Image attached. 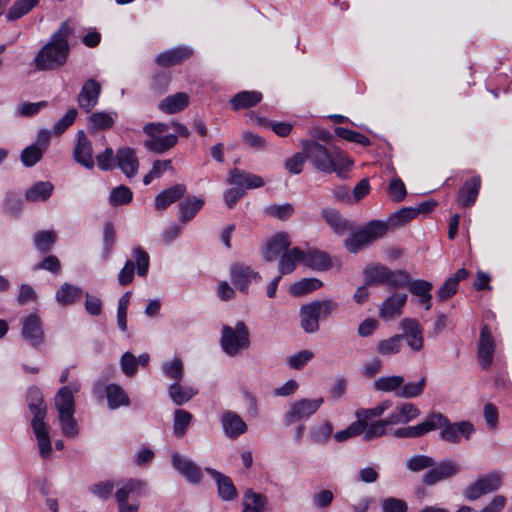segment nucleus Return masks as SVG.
<instances>
[{"mask_svg": "<svg viewBox=\"0 0 512 512\" xmlns=\"http://www.w3.org/2000/svg\"><path fill=\"white\" fill-rule=\"evenodd\" d=\"M69 21H64L49 41L36 53L33 65L38 71H53L67 62L70 46L69 37L73 34Z\"/></svg>", "mask_w": 512, "mask_h": 512, "instance_id": "nucleus-1", "label": "nucleus"}, {"mask_svg": "<svg viewBox=\"0 0 512 512\" xmlns=\"http://www.w3.org/2000/svg\"><path fill=\"white\" fill-rule=\"evenodd\" d=\"M301 147L308 161L313 167L323 173L335 172L338 177L346 178L353 161L343 152L330 151L315 140H302Z\"/></svg>", "mask_w": 512, "mask_h": 512, "instance_id": "nucleus-2", "label": "nucleus"}, {"mask_svg": "<svg viewBox=\"0 0 512 512\" xmlns=\"http://www.w3.org/2000/svg\"><path fill=\"white\" fill-rule=\"evenodd\" d=\"M79 390L80 384L75 382L61 387L55 395L54 405L58 412L62 432L66 437L73 438L78 433L77 423L74 419V394Z\"/></svg>", "mask_w": 512, "mask_h": 512, "instance_id": "nucleus-3", "label": "nucleus"}, {"mask_svg": "<svg viewBox=\"0 0 512 512\" xmlns=\"http://www.w3.org/2000/svg\"><path fill=\"white\" fill-rule=\"evenodd\" d=\"M339 304L330 298L315 300L300 308L301 327L306 333L319 330V319H327L334 314Z\"/></svg>", "mask_w": 512, "mask_h": 512, "instance_id": "nucleus-4", "label": "nucleus"}, {"mask_svg": "<svg viewBox=\"0 0 512 512\" xmlns=\"http://www.w3.org/2000/svg\"><path fill=\"white\" fill-rule=\"evenodd\" d=\"M367 285H388L390 288L406 287L410 274L404 270L392 271L382 264H370L363 271Z\"/></svg>", "mask_w": 512, "mask_h": 512, "instance_id": "nucleus-5", "label": "nucleus"}, {"mask_svg": "<svg viewBox=\"0 0 512 512\" xmlns=\"http://www.w3.org/2000/svg\"><path fill=\"white\" fill-rule=\"evenodd\" d=\"M429 420L435 424L433 430L440 429V438L448 443L457 444L461 437L469 439L475 429L471 422L460 421L451 423L448 418L440 412L429 414Z\"/></svg>", "mask_w": 512, "mask_h": 512, "instance_id": "nucleus-6", "label": "nucleus"}, {"mask_svg": "<svg viewBox=\"0 0 512 512\" xmlns=\"http://www.w3.org/2000/svg\"><path fill=\"white\" fill-rule=\"evenodd\" d=\"M220 345L229 356L235 357L242 350L250 347V333L243 321H237L234 327L223 325L221 330Z\"/></svg>", "mask_w": 512, "mask_h": 512, "instance_id": "nucleus-7", "label": "nucleus"}, {"mask_svg": "<svg viewBox=\"0 0 512 512\" xmlns=\"http://www.w3.org/2000/svg\"><path fill=\"white\" fill-rule=\"evenodd\" d=\"M387 229L386 223L372 220L362 229L352 233L344 241V247L348 252L356 254L377 239L382 238L387 233Z\"/></svg>", "mask_w": 512, "mask_h": 512, "instance_id": "nucleus-8", "label": "nucleus"}, {"mask_svg": "<svg viewBox=\"0 0 512 512\" xmlns=\"http://www.w3.org/2000/svg\"><path fill=\"white\" fill-rule=\"evenodd\" d=\"M503 485V474L493 471L479 476L464 490V497L468 501H475L481 496L498 491Z\"/></svg>", "mask_w": 512, "mask_h": 512, "instance_id": "nucleus-9", "label": "nucleus"}, {"mask_svg": "<svg viewBox=\"0 0 512 512\" xmlns=\"http://www.w3.org/2000/svg\"><path fill=\"white\" fill-rule=\"evenodd\" d=\"M133 257L135 263L133 260H127L118 274V283L121 286H127L133 281L135 268L140 277H144L148 273L150 262L148 253L141 247H136L133 249Z\"/></svg>", "mask_w": 512, "mask_h": 512, "instance_id": "nucleus-10", "label": "nucleus"}, {"mask_svg": "<svg viewBox=\"0 0 512 512\" xmlns=\"http://www.w3.org/2000/svg\"><path fill=\"white\" fill-rule=\"evenodd\" d=\"M461 470L460 465L451 459L443 460L435 464L422 477V482L427 486H433L438 482L456 476Z\"/></svg>", "mask_w": 512, "mask_h": 512, "instance_id": "nucleus-11", "label": "nucleus"}, {"mask_svg": "<svg viewBox=\"0 0 512 512\" xmlns=\"http://www.w3.org/2000/svg\"><path fill=\"white\" fill-rule=\"evenodd\" d=\"M291 241L286 232H278L273 235L262 249L263 258L267 262L279 259L283 253L289 250Z\"/></svg>", "mask_w": 512, "mask_h": 512, "instance_id": "nucleus-12", "label": "nucleus"}, {"mask_svg": "<svg viewBox=\"0 0 512 512\" xmlns=\"http://www.w3.org/2000/svg\"><path fill=\"white\" fill-rule=\"evenodd\" d=\"M322 403L323 398L315 400L301 399L295 402L286 414V423L290 425L296 421L309 418L319 409Z\"/></svg>", "mask_w": 512, "mask_h": 512, "instance_id": "nucleus-13", "label": "nucleus"}, {"mask_svg": "<svg viewBox=\"0 0 512 512\" xmlns=\"http://www.w3.org/2000/svg\"><path fill=\"white\" fill-rule=\"evenodd\" d=\"M400 325L403 329V333L398 335L403 336V339L407 341L408 346L413 351L422 350L424 346V339L423 330L419 321L414 318H404Z\"/></svg>", "mask_w": 512, "mask_h": 512, "instance_id": "nucleus-14", "label": "nucleus"}, {"mask_svg": "<svg viewBox=\"0 0 512 512\" xmlns=\"http://www.w3.org/2000/svg\"><path fill=\"white\" fill-rule=\"evenodd\" d=\"M73 157L77 163L86 169H92L95 165L92 143L82 130L77 133V141L73 149Z\"/></svg>", "mask_w": 512, "mask_h": 512, "instance_id": "nucleus-15", "label": "nucleus"}, {"mask_svg": "<svg viewBox=\"0 0 512 512\" xmlns=\"http://www.w3.org/2000/svg\"><path fill=\"white\" fill-rule=\"evenodd\" d=\"M231 281L241 292L247 293L248 286L252 280L260 281L261 276L250 266L235 263L230 268Z\"/></svg>", "mask_w": 512, "mask_h": 512, "instance_id": "nucleus-16", "label": "nucleus"}, {"mask_svg": "<svg viewBox=\"0 0 512 512\" xmlns=\"http://www.w3.org/2000/svg\"><path fill=\"white\" fill-rule=\"evenodd\" d=\"M101 90V84L98 81L88 79L77 96L79 108L90 112L97 105Z\"/></svg>", "mask_w": 512, "mask_h": 512, "instance_id": "nucleus-17", "label": "nucleus"}, {"mask_svg": "<svg viewBox=\"0 0 512 512\" xmlns=\"http://www.w3.org/2000/svg\"><path fill=\"white\" fill-rule=\"evenodd\" d=\"M407 301V294L394 292L384 300L379 308V317L389 321L399 317Z\"/></svg>", "mask_w": 512, "mask_h": 512, "instance_id": "nucleus-18", "label": "nucleus"}, {"mask_svg": "<svg viewBox=\"0 0 512 512\" xmlns=\"http://www.w3.org/2000/svg\"><path fill=\"white\" fill-rule=\"evenodd\" d=\"M21 334L34 347L44 342V331L37 314H31L23 319Z\"/></svg>", "mask_w": 512, "mask_h": 512, "instance_id": "nucleus-19", "label": "nucleus"}, {"mask_svg": "<svg viewBox=\"0 0 512 512\" xmlns=\"http://www.w3.org/2000/svg\"><path fill=\"white\" fill-rule=\"evenodd\" d=\"M172 466L190 483L197 484L202 480L200 467L178 453L172 455Z\"/></svg>", "mask_w": 512, "mask_h": 512, "instance_id": "nucleus-20", "label": "nucleus"}, {"mask_svg": "<svg viewBox=\"0 0 512 512\" xmlns=\"http://www.w3.org/2000/svg\"><path fill=\"white\" fill-rule=\"evenodd\" d=\"M494 339L489 330L488 325H483L480 333V340L478 345V358L482 368L486 369L490 366L494 355Z\"/></svg>", "mask_w": 512, "mask_h": 512, "instance_id": "nucleus-21", "label": "nucleus"}, {"mask_svg": "<svg viewBox=\"0 0 512 512\" xmlns=\"http://www.w3.org/2000/svg\"><path fill=\"white\" fill-rule=\"evenodd\" d=\"M192 54L193 50L190 47L178 46L160 53L155 62L161 67H172L189 59Z\"/></svg>", "mask_w": 512, "mask_h": 512, "instance_id": "nucleus-22", "label": "nucleus"}, {"mask_svg": "<svg viewBox=\"0 0 512 512\" xmlns=\"http://www.w3.org/2000/svg\"><path fill=\"white\" fill-rule=\"evenodd\" d=\"M115 167H118L129 178L135 176L139 168V161L134 149L130 147L118 149Z\"/></svg>", "mask_w": 512, "mask_h": 512, "instance_id": "nucleus-23", "label": "nucleus"}, {"mask_svg": "<svg viewBox=\"0 0 512 512\" xmlns=\"http://www.w3.org/2000/svg\"><path fill=\"white\" fill-rule=\"evenodd\" d=\"M221 423L224 434L230 439H236L247 431L246 423L233 411H225Z\"/></svg>", "mask_w": 512, "mask_h": 512, "instance_id": "nucleus-24", "label": "nucleus"}, {"mask_svg": "<svg viewBox=\"0 0 512 512\" xmlns=\"http://www.w3.org/2000/svg\"><path fill=\"white\" fill-rule=\"evenodd\" d=\"M205 471L214 478L217 488L218 494L220 498L224 501H230L237 497V489L233 484V481L230 477L224 475L223 473L213 469V468H205Z\"/></svg>", "mask_w": 512, "mask_h": 512, "instance_id": "nucleus-25", "label": "nucleus"}, {"mask_svg": "<svg viewBox=\"0 0 512 512\" xmlns=\"http://www.w3.org/2000/svg\"><path fill=\"white\" fill-rule=\"evenodd\" d=\"M301 263L317 271H326L332 267L330 256L326 252L317 249H309L306 252L303 251Z\"/></svg>", "mask_w": 512, "mask_h": 512, "instance_id": "nucleus-26", "label": "nucleus"}, {"mask_svg": "<svg viewBox=\"0 0 512 512\" xmlns=\"http://www.w3.org/2000/svg\"><path fill=\"white\" fill-rule=\"evenodd\" d=\"M481 187V179L479 176H474L468 179L463 186L461 187L458 196L457 202L461 207H470L472 206L479 194V190Z\"/></svg>", "mask_w": 512, "mask_h": 512, "instance_id": "nucleus-27", "label": "nucleus"}, {"mask_svg": "<svg viewBox=\"0 0 512 512\" xmlns=\"http://www.w3.org/2000/svg\"><path fill=\"white\" fill-rule=\"evenodd\" d=\"M116 118V112H93L88 117V131L95 133L97 131L109 130L114 126Z\"/></svg>", "mask_w": 512, "mask_h": 512, "instance_id": "nucleus-28", "label": "nucleus"}, {"mask_svg": "<svg viewBox=\"0 0 512 512\" xmlns=\"http://www.w3.org/2000/svg\"><path fill=\"white\" fill-rule=\"evenodd\" d=\"M408 287L410 293L414 296L419 297V303L425 307L426 310H430L431 308V299H432V283L423 279L417 280H409Z\"/></svg>", "mask_w": 512, "mask_h": 512, "instance_id": "nucleus-29", "label": "nucleus"}, {"mask_svg": "<svg viewBox=\"0 0 512 512\" xmlns=\"http://www.w3.org/2000/svg\"><path fill=\"white\" fill-rule=\"evenodd\" d=\"M189 105V96L184 92H178L165 97L158 108L166 114H175L184 110Z\"/></svg>", "mask_w": 512, "mask_h": 512, "instance_id": "nucleus-30", "label": "nucleus"}, {"mask_svg": "<svg viewBox=\"0 0 512 512\" xmlns=\"http://www.w3.org/2000/svg\"><path fill=\"white\" fill-rule=\"evenodd\" d=\"M321 215L325 222L338 235H343L347 231L352 230V224L335 209H323Z\"/></svg>", "mask_w": 512, "mask_h": 512, "instance_id": "nucleus-31", "label": "nucleus"}, {"mask_svg": "<svg viewBox=\"0 0 512 512\" xmlns=\"http://www.w3.org/2000/svg\"><path fill=\"white\" fill-rule=\"evenodd\" d=\"M186 193V186L183 184H176L170 188L163 190L155 198V208L157 210H164L170 204L184 196Z\"/></svg>", "mask_w": 512, "mask_h": 512, "instance_id": "nucleus-32", "label": "nucleus"}, {"mask_svg": "<svg viewBox=\"0 0 512 512\" xmlns=\"http://www.w3.org/2000/svg\"><path fill=\"white\" fill-rule=\"evenodd\" d=\"M435 424L429 420V415L426 417L424 421L414 426H407L398 428L393 431V436L395 438H418L421 437L430 431H433V427Z\"/></svg>", "mask_w": 512, "mask_h": 512, "instance_id": "nucleus-33", "label": "nucleus"}, {"mask_svg": "<svg viewBox=\"0 0 512 512\" xmlns=\"http://www.w3.org/2000/svg\"><path fill=\"white\" fill-rule=\"evenodd\" d=\"M54 190V185L49 181H38L25 191V199L28 202H44L49 199Z\"/></svg>", "mask_w": 512, "mask_h": 512, "instance_id": "nucleus-34", "label": "nucleus"}, {"mask_svg": "<svg viewBox=\"0 0 512 512\" xmlns=\"http://www.w3.org/2000/svg\"><path fill=\"white\" fill-rule=\"evenodd\" d=\"M177 136L174 134L164 136H150V139L144 142V146L149 150L157 154H162L177 143Z\"/></svg>", "mask_w": 512, "mask_h": 512, "instance_id": "nucleus-35", "label": "nucleus"}, {"mask_svg": "<svg viewBox=\"0 0 512 512\" xmlns=\"http://www.w3.org/2000/svg\"><path fill=\"white\" fill-rule=\"evenodd\" d=\"M301 256H303V251L298 247H294L283 253L278 262L279 273L281 275L292 273L296 269L297 262L301 263Z\"/></svg>", "mask_w": 512, "mask_h": 512, "instance_id": "nucleus-36", "label": "nucleus"}, {"mask_svg": "<svg viewBox=\"0 0 512 512\" xmlns=\"http://www.w3.org/2000/svg\"><path fill=\"white\" fill-rule=\"evenodd\" d=\"M262 100V94L257 91H241L231 100L233 110L248 109L256 106Z\"/></svg>", "mask_w": 512, "mask_h": 512, "instance_id": "nucleus-37", "label": "nucleus"}, {"mask_svg": "<svg viewBox=\"0 0 512 512\" xmlns=\"http://www.w3.org/2000/svg\"><path fill=\"white\" fill-rule=\"evenodd\" d=\"M108 407L115 410L120 406H129L130 400L126 392L117 384H109L105 388Z\"/></svg>", "mask_w": 512, "mask_h": 512, "instance_id": "nucleus-38", "label": "nucleus"}, {"mask_svg": "<svg viewBox=\"0 0 512 512\" xmlns=\"http://www.w3.org/2000/svg\"><path fill=\"white\" fill-rule=\"evenodd\" d=\"M83 291L80 287L69 283H63L57 290L55 298L61 306L75 303L82 297Z\"/></svg>", "mask_w": 512, "mask_h": 512, "instance_id": "nucleus-39", "label": "nucleus"}, {"mask_svg": "<svg viewBox=\"0 0 512 512\" xmlns=\"http://www.w3.org/2000/svg\"><path fill=\"white\" fill-rule=\"evenodd\" d=\"M119 489L115 493V497L117 500V503L127 501L128 497L133 494H141L142 489L145 486V483L141 480L137 479H128L124 482H118L117 486H119Z\"/></svg>", "mask_w": 512, "mask_h": 512, "instance_id": "nucleus-40", "label": "nucleus"}, {"mask_svg": "<svg viewBox=\"0 0 512 512\" xmlns=\"http://www.w3.org/2000/svg\"><path fill=\"white\" fill-rule=\"evenodd\" d=\"M404 383V377L400 375L383 376L376 379L373 388L381 392H394L398 397L399 390Z\"/></svg>", "mask_w": 512, "mask_h": 512, "instance_id": "nucleus-41", "label": "nucleus"}, {"mask_svg": "<svg viewBox=\"0 0 512 512\" xmlns=\"http://www.w3.org/2000/svg\"><path fill=\"white\" fill-rule=\"evenodd\" d=\"M198 391L193 387L182 386L178 382H174L169 386V396L176 405H183L192 399Z\"/></svg>", "mask_w": 512, "mask_h": 512, "instance_id": "nucleus-42", "label": "nucleus"}, {"mask_svg": "<svg viewBox=\"0 0 512 512\" xmlns=\"http://www.w3.org/2000/svg\"><path fill=\"white\" fill-rule=\"evenodd\" d=\"M39 3V0H17L9 8L6 19L8 22L16 21L27 15Z\"/></svg>", "mask_w": 512, "mask_h": 512, "instance_id": "nucleus-43", "label": "nucleus"}, {"mask_svg": "<svg viewBox=\"0 0 512 512\" xmlns=\"http://www.w3.org/2000/svg\"><path fill=\"white\" fill-rule=\"evenodd\" d=\"M204 200L197 197H188L180 203V220L187 223L195 217L198 211L203 207Z\"/></svg>", "mask_w": 512, "mask_h": 512, "instance_id": "nucleus-44", "label": "nucleus"}, {"mask_svg": "<svg viewBox=\"0 0 512 512\" xmlns=\"http://www.w3.org/2000/svg\"><path fill=\"white\" fill-rule=\"evenodd\" d=\"M364 431L362 432L363 440L365 442L373 441L387 434V426L383 419H379L369 423V420L363 422Z\"/></svg>", "mask_w": 512, "mask_h": 512, "instance_id": "nucleus-45", "label": "nucleus"}, {"mask_svg": "<svg viewBox=\"0 0 512 512\" xmlns=\"http://www.w3.org/2000/svg\"><path fill=\"white\" fill-rule=\"evenodd\" d=\"M266 497L252 490H247L243 496V512H264Z\"/></svg>", "mask_w": 512, "mask_h": 512, "instance_id": "nucleus-46", "label": "nucleus"}, {"mask_svg": "<svg viewBox=\"0 0 512 512\" xmlns=\"http://www.w3.org/2000/svg\"><path fill=\"white\" fill-rule=\"evenodd\" d=\"M392 406L391 400H384L377 404L373 408H360L357 409L355 412V416L357 419H359L362 423L366 420H370L371 418H377L384 414L385 411H387Z\"/></svg>", "mask_w": 512, "mask_h": 512, "instance_id": "nucleus-47", "label": "nucleus"}, {"mask_svg": "<svg viewBox=\"0 0 512 512\" xmlns=\"http://www.w3.org/2000/svg\"><path fill=\"white\" fill-rule=\"evenodd\" d=\"M403 336L394 335L388 339L380 340L377 343L376 350L382 356H389L400 352Z\"/></svg>", "mask_w": 512, "mask_h": 512, "instance_id": "nucleus-48", "label": "nucleus"}, {"mask_svg": "<svg viewBox=\"0 0 512 512\" xmlns=\"http://www.w3.org/2000/svg\"><path fill=\"white\" fill-rule=\"evenodd\" d=\"M45 148L38 144H32L22 150L20 159L25 167H32L37 164L43 157Z\"/></svg>", "mask_w": 512, "mask_h": 512, "instance_id": "nucleus-49", "label": "nucleus"}, {"mask_svg": "<svg viewBox=\"0 0 512 512\" xmlns=\"http://www.w3.org/2000/svg\"><path fill=\"white\" fill-rule=\"evenodd\" d=\"M426 377H422L417 382L403 383L399 390L398 397L404 399L416 398L422 395L426 386Z\"/></svg>", "mask_w": 512, "mask_h": 512, "instance_id": "nucleus-50", "label": "nucleus"}, {"mask_svg": "<svg viewBox=\"0 0 512 512\" xmlns=\"http://www.w3.org/2000/svg\"><path fill=\"white\" fill-rule=\"evenodd\" d=\"M55 241L56 233L54 231H38L34 234V245L41 253L49 252Z\"/></svg>", "mask_w": 512, "mask_h": 512, "instance_id": "nucleus-51", "label": "nucleus"}, {"mask_svg": "<svg viewBox=\"0 0 512 512\" xmlns=\"http://www.w3.org/2000/svg\"><path fill=\"white\" fill-rule=\"evenodd\" d=\"M322 286V282L316 278H304L298 282H295L290 287V293L293 296H300L314 290L319 289Z\"/></svg>", "mask_w": 512, "mask_h": 512, "instance_id": "nucleus-52", "label": "nucleus"}, {"mask_svg": "<svg viewBox=\"0 0 512 512\" xmlns=\"http://www.w3.org/2000/svg\"><path fill=\"white\" fill-rule=\"evenodd\" d=\"M162 370L165 376L174 382H180L184 375L183 362L176 357L172 361H166L162 364Z\"/></svg>", "mask_w": 512, "mask_h": 512, "instance_id": "nucleus-53", "label": "nucleus"}, {"mask_svg": "<svg viewBox=\"0 0 512 512\" xmlns=\"http://www.w3.org/2000/svg\"><path fill=\"white\" fill-rule=\"evenodd\" d=\"M191 420L192 414L190 412L183 409L175 410L173 432L176 437L180 438L185 434Z\"/></svg>", "mask_w": 512, "mask_h": 512, "instance_id": "nucleus-54", "label": "nucleus"}, {"mask_svg": "<svg viewBox=\"0 0 512 512\" xmlns=\"http://www.w3.org/2000/svg\"><path fill=\"white\" fill-rule=\"evenodd\" d=\"M435 465V460L427 455H413L406 461V467L411 472H420L425 469L432 468Z\"/></svg>", "mask_w": 512, "mask_h": 512, "instance_id": "nucleus-55", "label": "nucleus"}, {"mask_svg": "<svg viewBox=\"0 0 512 512\" xmlns=\"http://www.w3.org/2000/svg\"><path fill=\"white\" fill-rule=\"evenodd\" d=\"M38 441L39 453L41 457L46 458L52 451V445L47 426L32 428Z\"/></svg>", "mask_w": 512, "mask_h": 512, "instance_id": "nucleus-56", "label": "nucleus"}, {"mask_svg": "<svg viewBox=\"0 0 512 512\" xmlns=\"http://www.w3.org/2000/svg\"><path fill=\"white\" fill-rule=\"evenodd\" d=\"M133 193L127 186L120 185L112 189L109 202L112 206L126 205L132 201Z\"/></svg>", "mask_w": 512, "mask_h": 512, "instance_id": "nucleus-57", "label": "nucleus"}, {"mask_svg": "<svg viewBox=\"0 0 512 512\" xmlns=\"http://www.w3.org/2000/svg\"><path fill=\"white\" fill-rule=\"evenodd\" d=\"M332 433L333 425L327 421L312 428L310 432V440L315 444H325L330 439Z\"/></svg>", "mask_w": 512, "mask_h": 512, "instance_id": "nucleus-58", "label": "nucleus"}, {"mask_svg": "<svg viewBox=\"0 0 512 512\" xmlns=\"http://www.w3.org/2000/svg\"><path fill=\"white\" fill-rule=\"evenodd\" d=\"M362 422L357 419L353 423H351L346 429L338 431L335 433L334 438L337 442H344L350 438L359 436L365 430Z\"/></svg>", "mask_w": 512, "mask_h": 512, "instance_id": "nucleus-59", "label": "nucleus"}, {"mask_svg": "<svg viewBox=\"0 0 512 512\" xmlns=\"http://www.w3.org/2000/svg\"><path fill=\"white\" fill-rule=\"evenodd\" d=\"M335 134L344 140H347L349 142H354L361 144L363 146H368L370 144V140L363 134L350 130L348 128L344 127H336L335 128Z\"/></svg>", "mask_w": 512, "mask_h": 512, "instance_id": "nucleus-60", "label": "nucleus"}, {"mask_svg": "<svg viewBox=\"0 0 512 512\" xmlns=\"http://www.w3.org/2000/svg\"><path fill=\"white\" fill-rule=\"evenodd\" d=\"M130 292H126L118 301L117 324L121 331L127 330V310L130 303Z\"/></svg>", "mask_w": 512, "mask_h": 512, "instance_id": "nucleus-61", "label": "nucleus"}, {"mask_svg": "<svg viewBox=\"0 0 512 512\" xmlns=\"http://www.w3.org/2000/svg\"><path fill=\"white\" fill-rule=\"evenodd\" d=\"M98 167L103 171H109L115 168L116 154L112 148L107 147L103 152L96 155Z\"/></svg>", "mask_w": 512, "mask_h": 512, "instance_id": "nucleus-62", "label": "nucleus"}, {"mask_svg": "<svg viewBox=\"0 0 512 512\" xmlns=\"http://www.w3.org/2000/svg\"><path fill=\"white\" fill-rule=\"evenodd\" d=\"M388 195L394 202H401L407 195L406 187L403 181L395 177L393 178L388 186Z\"/></svg>", "mask_w": 512, "mask_h": 512, "instance_id": "nucleus-63", "label": "nucleus"}, {"mask_svg": "<svg viewBox=\"0 0 512 512\" xmlns=\"http://www.w3.org/2000/svg\"><path fill=\"white\" fill-rule=\"evenodd\" d=\"M382 512H407V503L399 498L388 497L381 501Z\"/></svg>", "mask_w": 512, "mask_h": 512, "instance_id": "nucleus-64", "label": "nucleus"}]
</instances>
